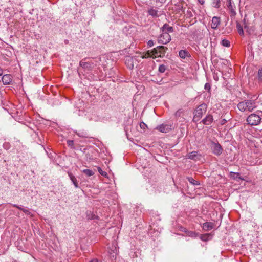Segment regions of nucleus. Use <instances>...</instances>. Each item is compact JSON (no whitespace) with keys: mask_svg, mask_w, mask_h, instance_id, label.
<instances>
[{"mask_svg":"<svg viewBox=\"0 0 262 262\" xmlns=\"http://www.w3.org/2000/svg\"><path fill=\"white\" fill-rule=\"evenodd\" d=\"M98 171L100 173V174H101L102 176H103L105 177H107V172L103 171L102 169L100 167H98Z\"/></svg>","mask_w":262,"mask_h":262,"instance_id":"c85d7f7f","label":"nucleus"},{"mask_svg":"<svg viewBox=\"0 0 262 262\" xmlns=\"http://www.w3.org/2000/svg\"><path fill=\"white\" fill-rule=\"evenodd\" d=\"M101 60L100 58L95 59H89L87 60L84 58L79 62V66L84 71H92L94 68L100 64Z\"/></svg>","mask_w":262,"mask_h":262,"instance_id":"f03ea898","label":"nucleus"},{"mask_svg":"<svg viewBox=\"0 0 262 262\" xmlns=\"http://www.w3.org/2000/svg\"><path fill=\"white\" fill-rule=\"evenodd\" d=\"M67 144L69 146H73L74 145V142L73 140H68L67 141Z\"/></svg>","mask_w":262,"mask_h":262,"instance_id":"f704fd0d","label":"nucleus"},{"mask_svg":"<svg viewBox=\"0 0 262 262\" xmlns=\"http://www.w3.org/2000/svg\"><path fill=\"white\" fill-rule=\"evenodd\" d=\"M151 53L152 55L155 56L154 57H152L153 58H156L157 57H161L160 54H159L158 52V47L153 49V50L151 51Z\"/></svg>","mask_w":262,"mask_h":262,"instance_id":"b1692460","label":"nucleus"},{"mask_svg":"<svg viewBox=\"0 0 262 262\" xmlns=\"http://www.w3.org/2000/svg\"><path fill=\"white\" fill-rule=\"evenodd\" d=\"M187 179L191 184L193 185H199L200 184L199 182L195 180L192 177H187Z\"/></svg>","mask_w":262,"mask_h":262,"instance_id":"5701e85b","label":"nucleus"},{"mask_svg":"<svg viewBox=\"0 0 262 262\" xmlns=\"http://www.w3.org/2000/svg\"><path fill=\"white\" fill-rule=\"evenodd\" d=\"M256 107V102L252 99L245 100L237 104V108L242 112H252Z\"/></svg>","mask_w":262,"mask_h":262,"instance_id":"f257e3e1","label":"nucleus"},{"mask_svg":"<svg viewBox=\"0 0 262 262\" xmlns=\"http://www.w3.org/2000/svg\"><path fill=\"white\" fill-rule=\"evenodd\" d=\"M76 134L77 136H78L80 137L85 138H90V137L89 135V134H88V133L84 130L76 132Z\"/></svg>","mask_w":262,"mask_h":262,"instance_id":"a211bd4d","label":"nucleus"},{"mask_svg":"<svg viewBox=\"0 0 262 262\" xmlns=\"http://www.w3.org/2000/svg\"><path fill=\"white\" fill-rule=\"evenodd\" d=\"M87 217H88V219L92 220V219H94L95 218V214L93 215L92 214H91V215H89L88 214Z\"/></svg>","mask_w":262,"mask_h":262,"instance_id":"4c0bfd02","label":"nucleus"},{"mask_svg":"<svg viewBox=\"0 0 262 262\" xmlns=\"http://www.w3.org/2000/svg\"><path fill=\"white\" fill-rule=\"evenodd\" d=\"M179 56L182 58L184 59L186 57L188 56L189 55V53L186 50H180L179 52Z\"/></svg>","mask_w":262,"mask_h":262,"instance_id":"aec40b11","label":"nucleus"},{"mask_svg":"<svg viewBox=\"0 0 262 262\" xmlns=\"http://www.w3.org/2000/svg\"><path fill=\"white\" fill-rule=\"evenodd\" d=\"M204 89H205L206 90H207L208 91H210V89H211V85H210V84L209 83H206L205 84Z\"/></svg>","mask_w":262,"mask_h":262,"instance_id":"7c9ffc66","label":"nucleus"},{"mask_svg":"<svg viewBox=\"0 0 262 262\" xmlns=\"http://www.w3.org/2000/svg\"><path fill=\"white\" fill-rule=\"evenodd\" d=\"M211 149L212 153L217 156H220L223 150L222 146L218 142H211Z\"/></svg>","mask_w":262,"mask_h":262,"instance_id":"39448f33","label":"nucleus"},{"mask_svg":"<svg viewBox=\"0 0 262 262\" xmlns=\"http://www.w3.org/2000/svg\"><path fill=\"white\" fill-rule=\"evenodd\" d=\"M199 2L201 4H203L204 3V1H202V0H199Z\"/></svg>","mask_w":262,"mask_h":262,"instance_id":"49530a36","label":"nucleus"},{"mask_svg":"<svg viewBox=\"0 0 262 262\" xmlns=\"http://www.w3.org/2000/svg\"><path fill=\"white\" fill-rule=\"evenodd\" d=\"M188 236H191V237H193V236H194L196 235V233L193 232V231H188V233L187 234Z\"/></svg>","mask_w":262,"mask_h":262,"instance_id":"72a5a7b5","label":"nucleus"},{"mask_svg":"<svg viewBox=\"0 0 262 262\" xmlns=\"http://www.w3.org/2000/svg\"><path fill=\"white\" fill-rule=\"evenodd\" d=\"M90 262H101L99 261L97 259H93Z\"/></svg>","mask_w":262,"mask_h":262,"instance_id":"a19ab883","label":"nucleus"},{"mask_svg":"<svg viewBox=\"0 0 262 262\" xmlns=\"http://www.w3.org/2000/svg\"><path fill=\"white\" fill-rule=\"evenodd\" d=\"M213 121V116L210 114H208L206 116V117L205 118H204L202 120L201 122L204 125H210L212 123Z\"/></svg>","mask_w":262,"mask_h":262,"instance_id":"9d476101","label":"nucleus"},{"mask_svg":"<svg viewBox=\"0 0 262 262\" xmlns=\"http://www.w3.org/2000/svg\"><path fill=\"white\" fill-rule=\"evenodd\" d=\"M156 129L164 133H168L170 130V126L167 124L160 125L156 127Z\"/></svg>","mask_w":262,"mask_h":262,"instance_id":"1a4fd4ad","label":"nucleus"},{"mask_svg":"<svg viewBox=\"0 0 262 262\" xmlns=\"http://www.w3.org/2000/svg\"><path fill=\"white\" fill-rule=\"evenodd\" d=\"M154 42L152 40H149L147 42V46L148 47H151L152 46H154Z\"/></svg>","mask_w":262,"mask_h":262,"instance_id":"c9c22d12","label":"nucleus"},{"mask_svg":"<svg viewBox=\"0 0 262 262\" xmlns=\"http://www.w3.org/2000/svg\"><path fill=\"white\" fill-rule=\"evenodd\" d=\"M68 175H69L71 181L72 182L73 184H74V186L75 187V188H78V182H77V179L75 178V177L74 176H73L71 173H70V172H68Z\"/></svg>","mask_w":262,"mask_h":262,"instance_id":"f3484780","label":"nucleus"},{"mask_svg":"<svg viewBox=\"0 0 262 262\" xmlns=\"http://www.w3.org/2000/svg\"><path fill=\"white\" fill-rule=\"evenodd\" d=\"M211 237V235L210 234H201L200 236V238L204 242L207 241L210 239V237Z\"/></svg>","mask_w":262,"mask_h":262,"instance_id":"412c9836","label":"nucleus"},{"mask_svg":"<svg viewBox=\"0 0 262 262\" xmlns=\"http://www.w3.org/2000/svg\"><path fill=\"white\" fill-rule=\"evenodd\" d=\"M162 31L164 32H172L173 31V29L172 27L170 26L168 24H165L163 27L161 28Z\"/></svg>","mask_w":262,"mask_h":262,"instance_id":"ddd939ff","label":"nucleus"},{"mask_svg":"<svg viewBox=\"0 0 262 262\" xmlns=\"http://www.w3.org/2000/svg\"><path fill=\"white\" fill-rule=\"evenodd\" d=\"M140 125L141 128H145V127H147L146 125L143 122L140 123Z\"/></svg>","mask_w":262,"mask_h":262,"instance_id":"ea45409f","label":"nucleus"},{"mask_svg":"<svg viewBox=\"0 0 262 262\" xmlns=\"http://www.w3.org/2000/svg\"><path fill=\"white\" fill-rule=\"evenodd\" d=\"M171 40L170 35L167 32L163 34L158 38V43L162 44H167Z\"/></svg>","mask_w":262,"mask_h":262,"instance_id":"423d86ee","label":"nucleus"},{"mask_svg":"<svg viewBox=\"0 0 262 262\" xmlns=\"http://www.w3.org/2000/svg\"><path fill=\"white\" fill-rule=\"evenodd\" d=\"M166 70V67L164 64H161L159 67L158 71L159 72L162 73H164Z\"/></svg>","mask_w":262,"mask_h":262,"instance_id":"cd10ccee","label":"nucleus"},{"mask_svg":"<svg viewBox=\"0 0 262 262\" xmlns=\"http://www.w3.org/2000/svg\"><path fill=\"white\" fill-rule=\"evenodd\" d=\"M199 2L201 4H203L204 3V1H202V0H199Z\"/></svg>","mask_w":262,"mask_h":262,"instance_id":"de8ad7c7","label":"nucleus"},{"mask_svg":"<svg viewBox=\"0 0 262 262\" xmlns=\"http://www.w3.org/2000/svg\"><path fill=\"white\" fill-rule=\"evenodd\" d=\"M182 231H184V232H185L186 234H187L188 233V231H189L186 228H183V230H182Z\"/></svg>","mask_w":262,"mask_h":262,"instance_id":"37998d69","label":"nucleus"},{"mask_svg":"<svg viewBox=\"0 0 262 262\" xmlns=\"http://www.w3.org/2000/svg\"><path fill=\"white\" fill-rule=\"evenodd\" d=\"M257 78L259 81H262V69H259L258 70Z\"/></svg>","mask_w":262,"mask_h":262,"instance_id":"c756f323","label":"nucleus"},{"mask_svg":"<svg viewBox=\"0 0 262 262\" xmlns=\"http://www.w3.org/2000/svg\"><path fill=\"white\" fill-rule=\"evenodd\" d=\"M236 27H237V29L238 30V32L239 33V34L241 35H244V31H243V28H242V26L240 25V24L238 23L237 24Z\"/></svg>","mask_w":262,"mask_h":262,"instance_id":"a878e982","label":"nucleus"},{"mask_svg":"<svg viewBox=\"0 0 262 262\" xmlns=\"http://www.w3.org/2000/svg\"><path fill=\"white\" fill-rule=\"evenodd\" d=\"M82 172L87 176L90 177L94 174V172L90 169H84Z\"/></svg>","mask_w":262,"mask_h":262,"instance_id":"393cba45","label":"nucleus"},{"mask_svg":"<svg viewBox=\"0 0 262 262\" xmlns=\"http://www.w3.org/2000/svg\"><path fill=\"white\" fill-rule=\"evenodd\" d=\"M12 80V76L10 74H5L2 77V82L4 85L10 84Z\"/></svg>","mask_w":262,"mask_h":262,"instance_id":"6e6552de","label":"nucleus"},{"mask_svg":"<svg viewBox=\"0 0 262 262\" xmlns=\"http://www.w3.org/2000/svg\"><path fill=\"white\" fill-rule=\"evenodd\" d=\"M158 52L160 54L161 57L163 56L167 50V48L163 46H158Z\"/></svg>","mask_w":262,"mask_h":262,"instance_id":"dca6fc26","label":"nucleus"},{"mask_svg":"<svg viewBox=\"0 0 262 262\" xmlns=\"http://www.w3.org/2000/svg\"><path fill=\"white\" fill-rule=\"evenodd\" d=\"M183 111L181 109H179L176 112L175 116L176 117H180Z\"/></svg>","mask_w":262,"mask_h":262,"instance_id":"473e14b6","label":"nucleus"},{"mask_svg":"<svg viewBox=\"0 0 262 262\" xmlns=\"http://www.w3.org/2000/svg\"><path fill=\"white\" fill-rule=\"evenodd\" d=\"M199 2L201 4H203L204 3V1H202V0H199Z\"/></svg>","mask_w":262,"mask_h":262,"instance_id":"a18cd8bd","label":"nucleus"},{"mask_svg":"<svg viewBox=\"0 0 262 262\" xmlns=\"http://www.w3.org/2000/svg\"><path fill=\"white\" fill-rule=\"evenodd\" d=\"M213 223L211 222H205L203 224V229L205 231H209L212 229Z\"/></svg>","mask_w":262,"mask_h":262,"instance_id":"4468645a","label":"nucleus"},{"mask_svg":"<svg viewBox=\"0 0 262 262\" xmlns=\"http://www.w3.org/2000/svg\"><path fill=\"white\" fill-rule=\"evenodd\" d=\"M221 44L222 46L226 47H229L230 46V42L229 40L223 39L222 40Z\"/></svg>","mask_w":262,"mask_h":262,"instance_id":"bb28decb","label":"nucleus"},{"mask_svg":"<svg viewBox=\"0 0 262 262\" xmlns=\"http://www.w3.org/2000/svg\"><path fill=\"white\" fill-rule=\"evenodd\" d=\"M221 19L219 17L214 16L213 17L211 21V26L213 29H216L220 25Z\"/></svg>","mask_w":262,"mask_h":262,"instance_id":"0eeeda50","label":"nucleus"},{"mask_svg":"<svg viewBox=\"0 0 262 262\" xmlns=\"http://www.w3.org/2000/svg\"><path fill=\"white\" fill-rule=\"evenodd\" d=\"M220 1L219 0H215V2H213V6L214 7L216 8H219L220 6Z\"/></svg>","mask_w":262,"mask_h":262,"instance_id":"2f4dec72","label":"nucleus"},{"mask_svg":"<svg viewBox=\"0 0 262 262\" xmlns=\"http://www.w3.org/2000/svg\"><path fill=\"white\" fill-rule=\"evenodd\" d=\"M227 122V120H225V119H223L222 121H221V124L222 125H223L226 122Z\"/></svg>","mask_w":262,"mask_h":262,"instance_id":"79ce46f5","label":"nucleus"},{"mask_svg":"<svg viewBox=\"0 0 262 262\" xmlns=\"http://www.w3.org/2000/svg\"><path fill=\"white\" fill-rule=\"evenodd\" d=\"M231 174H233L234 175H236V177H235V178H239L240 179H242V178H241L239 177V175H240L239 173H238V172H237V173L231 172Z\"/></svg>","mask_w":262,"mask_h":262,"instance_id":"58836bf2","label":"nucleus"},{"mask_svg":"<svg viewBox=\"0 0 262 262\" xmlns=\"http://www.w3.org/2000/svg\"><path fill=\"white\" fill-rule=\"evenodd\" d=\"M125 63L129 69H133L134 64L133 59L130 58L129 56H127L126 57Z\"/></svg>","mask_w":262,"mask_h":262,"instance_id":"2eb2a0df","label":"nucleus"},{"mask_svg":"<svg viewBox=\"0 0 262 262\" xmlns=\"http://www.w3.org/2000/svg\"><path fill=\"white\" fill-rule=\"evenodd\" d=\"M207 109V106L204 103H203L198 106L193 112L194 116L193 118V121L194 122H197L200 121L202 118L203 114L206 113Z\"/></svg>","mask_w":262,"mask_h":262,"instance_id":"7ed1b4c3","label":"nucleus"},{"mask_svg":"<svg viewBox=\"0 0 262 262\" xmlns=\"http://www.w3.org/2000/svg\"><path fill=\"white\" fill-rule=\"evenodd\" d=\"M198 154L196 151H192L191 152H189L187 155L188 158L192 160H195V157L198 156Z\"/></svg>","mask_w":262,"mask_h":262,"instance_id":"4be33fe9","label":"nucleus"},{"mask_svg":"<svg viewBox=\"0 0 262 262\" xmlns=\"http://www.w3.org/2000/svg\"><path fill=\"white\" fill-rule=\"evenodd\" d=\"M3 74V70L0 67V76H2Z\"/></svg>","mask_w":262,"mask_h":262,"instance_id":"c03bdc74","label":"nucleus"},{"mask_svg":"<svg viewBox=\"0 0 262 262\" xmlns=\"http://www.w3.org/2000/svg\"><path fill=\"white\" fill-rule=\"evenodd\" d=\"M227 5L232 14L234 16L235 15L236 13L234 9L235 6L232 4V0H228Z\"/></svg>","mask_w":262,"mask_h":262,"instance_id":"f8f14e48","label":"nucleus"},{"mask_svg":"<svg viewBox=\"0 0 262 262\" xmlns=\"http://www.w3.org/2000/svg\"><path fill=\"white\" fill-rule=\"evenodd\" d=\"M12 206L14 207H16L19 210L22 211L25 214L30 215V216H33V214L30 211L29 209L27 208H23L21 206L17 205V204H11Z\"/></svg>","mask_w":262,"mask_h":262,"instance_id":"9b49d317","label":"nucleus"},{"mask_svg":"<svg viewBox=\"0 0 262 262\" xmlns=\"http://www.w3.org/2000/svg\"><path fill=\"white\" fill-rule=\"evenodd\" d=\"M260 117L256 114H251L247 118L248 123L251 125H257L261 121Z\"/></svg>","mask_w":262,"mask_h":262,"instance_id":"20e7f679","label":"nucleus"},{"mask_svg":"<svg viewBox=\"0 0 262 262\" xmlns=\"http://www.w3.org/2000/svg\"><path fill=\"white\" fill-rule=\"evenodd\" d=\"M148 13L149 15L154 17H158L159 16V15L158 13V11L156 9L153 8L149 9L148 11Z\"/></svg>","mask_w":262,"mask_h":262,"instance_id":"6ab92c4d","label":"nucleus"},{"mask_svg":"<svg viewBox=\"0 0 262 262\" xmlns=\"http://www.w3.org/2000/svg\"><path fill=\"white\" fill-rule=\"evenodd\" d=\"M149 51H148L144 55H142L141 57L142 58H146L147 57H149Z\"/></svg>","mask_w":262,"mask_h":262,"instance_id":"e433bc0d","label":"nucleus"}]
</instances>
